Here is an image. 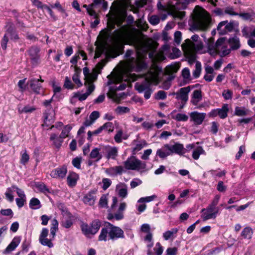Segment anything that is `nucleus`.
I'll list each match as a JSON object with an SVG mask.
<instances>
[{"label": "nucleus", "instance_id": "1", "mask_svg": "<svg viewBox=\"0 0 255 255\" xmlns=\"http://www.w3.org/2000/svg\"><path fill=\"white\" fill-rule=\"evenodd\" d=\"M131 44L134 46L136 52V57L129 58L127 61V67L129 72H139L147 68L146 63L141 58L150 48V43L148 39L143 35H135L130 38Z\"/></svg>", "mask_w": 255, "mask_h": 255}, {"label": "nucleus", "instance_id": "2", "mask_svg": "<svg viewBox=\"0 0 255 255\" xmlns=\"http://www.w3.org/2000/svg\"><path fill=\"white\" fill-rule=\"evenodd\" d=\"M162 72L161 67L156 64H152L148 71L145 74V79L142 82H137L134 88L139 93H144V97L146 100L150 98L153 92L151 85L157 84L159 81V75Z\"/></svg>", "mask_w": 255, "mask_h": 255}, {"label": "nucleus", "instance_id": "3", "mask_svg": "<svg viewBox=\"0 0 255 255\" xmlns=\"http://www.w3.org/2000/svg\"><path fill=\"white\" fill-rule=\"evenodd\" d=\"M211 21L209 13L205 10L196 6L192 16L191 29L195 31L206 30L210 26Z\"/></svg>", "mask_w": 255, "mask_h": 255}, {"label": "nucleus", "instance_id": "4", "mask_svg": "<svg viewBox=\"0 0 255 255\" xmlns=\"http://www.w3.org/2000/svg\"><path fill=\"white\" fill-rule=\"evenodd\" d=\"M125 238L124 232L120 227L106 222L105 227L101 230L98 240L106 242L111 240L114 241Z\"/></svg>", "mask_w": 255, "mask_h": 255}, {"label": "nucleus", "instance_id": "5", "mask_svg": "<svg viewBox=\"0 0 255 255\" xmlns=\"http://www.w3.org/2000/svg\"><path fill=\"white\" fill-rule=\"evenodd\" d=\"M123 164L125 172L127 170H135L142 172L146 168V162L138 159L134 155L128 157L123 162Z\"/></svg>", "mask_w": 255, "mask_h": 255}, {"label": "nucleus", "instance_id": "6", "mask_svg": "<svg viewBox=\"0 0 255 255\" xmlns=\"http://www.w3.org/2000/svg\"><path fill=\"white\" fill-rule=\"evenodd\" d=\"M191 40L186 39L182 44V49H190V50L201 51L203 48V42L200 40L198 35L194 34L191 37Z\"/></svg>", "mask_w": 255, "mask_h": 255}, {"label": "nucleus", "instance_id": "7", "mask_svg": "<svg viewBox=\"0 0 255 255\" xmlns=\"http://www.w3.org/2000/svg\"><path fill=\"white\" fill-rule=\"evenodd\" d=\"M136 79L137 77L135 75L126 73L118 75L114 80V82L120 83L122 81L127 82V84H121L118 87H116V89L118 90H123L126 89L128 83L134 82L136 80Z\"/></svg>", "mask_w": 255, "mask_h": 255}, {"label": "nucleus", "instance_id": "8", "mask_svg": "<svg viewBox=\"0 0 255 255\" xmlns=\"http://www.w3.org/2000/svg\"><path fill=\"white\" fill-rule=\"evenodd\" d=\"M126 15L125 14H119L117 13V11L112 12L111 17V20L114 25L116 24L118 27L120 28L121 32L122 33H125L128 31V26L126 24L123 25L124 22Z\"/></svg>", "mask_w": 255, "mask_h": 255}, {"label": "nucleus", "instance_id": "9", "mask_svg": "<svg viewBox=\"0 0 255 255\" xmlns=\"http://www.w3.org/2000/svg\"><path fill=\"white\" fill-rule=\"evenodd\" d=\"M217 54L221 57H225L231 53V49L229 48L225 43V39L221 38L216 41Z\"/></svg>", "mask_w": 255, "mask_h": 255}, {"label": "nucleus", "instance_id": "10", "mask_svg": "<svg viewBox=\"0 0 255 255\" xmlns=\"http://www.w3.org/2000/svg\"><path fill=\"white\" fill-rule=\"evenodd\" d=\"M202 218L204 221L215 219L219 214V208H214L209 205L206 208L202 210Z\"/></svg>", "mask_w": 255, "mask_h": 255}, {"label": "nucleus", "instance_id": "11", "mask_svg": "<svg viewBox=\"0 0 255 255\" xmlns=\"http://www.w3.org/2000/svg\"><path fill=\"white\" fill-rule=\"evenodd\" d=\"M102 151L105 154V157L107 159H116L118 156L119 148L116 146L110 145L104 146L102 148Z\"/></svg>", "mask_w": 255, "mask_h": 255}, {"label": "nucleus", "instance_id": "12", "mask_svg": "<svg viewBox=\"0 0 255 255\" xmlns=\"http://www.w3.org/2000/svg\"><path fill=\"white\" fill-rule=\"evenodd\" d=\"M191 91V87L187 86L180 89L178 92L175 93L176 95V98L177 100H181V108H183L186 105L188 100V94Z\"/></svg>", "mask_w": 255, "mask_h": 255}, {"label": "nucleus", "instance_id": "13", "mask_svg": "<svg viewBox=\"0 0 255 255\" xmlns=\"http://www.w3.org/2000/svg\"><path fill=\"white\" fill-rule=\"evenodd\" d=\"M87 86V92L84 94H81L80 92L74 93V96L71 99V103H72L73 99L74 98H78L79 101H82L87 99V98L94 91L95 89V86L91 81H89L88 84H85Z\"/></svg>", "mask_w": 255, "mask_h": 255}, {"label": "nucleus", "instance_id": "14", "mask_svg": "<svg viewBox=\"0 0 255 255\" xmlns=\"http://www.w3.org/2000/svg\"><path fill=\"white\" fill-rule=\"evenodd\" d=\"M67 173V166L63 165L52 170L50 173V175L53 178L62 180L65 177Z\"/></svg>", "mask_w": 255, "mask_h": 255}, {"label": "nucleus", "instance_id": "15", "mask_svg": "<svg viewBox=\"0 0 255 255\" xmlns=\"http://www.w3.org/2000/svg\"><path fill=\"white\" fill-rule=\"evenodd\" d=\"M48 233L49 231L47 228H43L39 236V242L42 245L51 248L53 247V244L51 242V240L47 238Z\"/></svg>", "mask_w": 255, "mask_h": 255}, {"label": "nucleus", "instance_id": "16", "mask_svg": "<svg viewBox=\"0 0 255 255\" xmlns=\"http://www.w3.org/2000/svg\"><path fill=\"white\" fill-rule=\"evenodd\" d=\"M206 116V113H199L197 111L191 112L190 114L191 121L193 122L194 124L196 126L201 125L204 121Z\"/></svg>", "mask_w": 255, "mask_h": 255}, {"label": "nucleus", "instance_id": "17", "mask_svg": "<svg viewBox=\"0 0 255 255\" xmlns=\"http://www.w3.org/2000/svg\"><path fill=\"white\" fill-rule=\"evenodd\" d=\"M74 217L73 215L69 212L66 211L63 216V218L61 222V225L66 229L70 228L73 224Z\"/></svg>", "mask_w": 255, "mask_h": 255}, {"label": "nucleus", "instance_id": "18", "mask_svg": "<svg viewBox=\"0 0 255 255\" xmlns=\"http://www.w3.org/2000/svg\"><path fill=\"white\" fill-rule=\"evenodd\" d=\"M97 191V190H92L85 194L82 199L83 203L89 206L93 205L96 200Z\"/></svg>", "mask_w": 255, "mask_h": 255}, {"label": "nucleus", "instance_id": "19", "mask_svg": "<svg viewBox=\"0 0 255 255\" xmlns=\"http://www.w3.org/2000/svg\"><path fill=\"white\" fill-rule=\"evenodd\" d=\"M40 49L37 46H32L28 50V53L30 57L31 63L32 64H37L38 63L40 56L39 52Z\"/></svg>", "mask_w": 255, "mask_h": 255}, {"label": "nucleus", "instance_id": "20", "mask_svg": "<svg viewBox=\"0 0 255 255\" xmlns=\"http://www.w3.org/2000/svg\"><path fill=\"white\" fill-rule=\"evenodd\" d=\"M171 155L176 154L179 155H183L186 153V149L183 144L179 142H175L174 144H169Z\"/></svg>", "mask_w": 255, "mask_h": 255}, {"label": "nucleus", "instance_id": "21", "mask_svg": "<svg viewBox=\"0 0 255 255\" xmlns=\"http://www.w3.org/2000/svg\"><path fill=\"white\" fill-rule=\"evenodd\" d=\"M156 155L161 159H165L167 156L172 155L169 144H165L161 148L158 149L156 151Z\"/></svg>", "mask_w": 255, "mask_h": 255}, {"label": "nucleus", "instance_id": "22", "mask_svg": "<svg viewBox=\"0 0 255 255\" xmlns=\"http://www.w3.org/2000/svg\"><path fill=\"white\" fill-rule=\"evenodd\" d=\"M203 99L202 92L201 90H194L191 95L190 103L195 106H197Z\"/></svg>", "mask_w": 255, "mask_h": 255}, {"label": "nucleus", "instance_id": "23", "mask_svg": "<svg viewBox=\"0 0 255 255\" xmlns=\"http://www.w3.org/2000/svg\"><path fill=\"white\" fill-rule=\"evenodd\" d=\"M21 241V238L19 236H16L13 238L12 241L8 245L6 248L3 251V254H8L14 251L19 245Z\"/></svg>", "mask_w": 255, "mask_h": 255}, {"label": "nucleus", "instance_id": "24", "mask_svg": "<svg viewBox=\"0 0 255 255\" xmlns=\"http://www.w3.org/2000/svg\"><path fill=\"white\" fill-rule=\"evenodd\" d=\"M107 174L110 176H116L118 174H122L123 173L125 172L124 166L119 165L113 167H111L106 170Z\"/></svg>", "mask_w": 255, "mask_h": 255}, {"label": "nucleus", "instance_id": "25", "mask_svg": "<svg viewBox=\"0 0 255 255\" xmlns=\"http://www.w3.org/2000/svg\"><path fill=\"white\" fill-rule=\"evenodd\" d=\"M79 179V176L78 174L74 172H70L67 177L68 186L71 188L75 187Z\"/></svg>", "mask_w": 255, "mask_h": 255}, {"label": "nucleus", "instance_id": "26", "mask_svg": "<svg viewBox=\"0 0 255 255\" xmlns=\"http://www.w3.org/2000/svg\"><path fill=\"white\" fill-rule=\"evenodd\" d=\"M40 81L41 82H43V80L41 79V77L40 78V79L33 78L29 81L30 88L36 94H40V90L41 89L42 87L41 84L39 83Z\"/></svg>", "mask_w": 255, "mask_h": 255}, {"label": "nucleus", "instance_id": "27", "mask_svg": "<svg viewBox=\"0 0 255 255\" xmlns=\"http://www.w3.org/2000/svg\"><path fill=\"white\" fill-rule=\"evenodd\" d=\"M44 123L43 126L48 127L55 121L54 114L52 111H46L43 114Z\"/></svg>", "mask_w": 255, "mask_h": 255}, {"label": "nucleus", "instance_id": "28", "mask_svg": "<svg viewBox=\"0 0 255 255\" xmlns=\"http://www.w3.org/2000/svg\"><path fill=\"white\" fill-rule=\"evenodd\" d=\"M101 150H102V148H94L89 154L90 158L95 159L96 162L100 161L103 156L102 154L100 152Z\"/></svg>", "mask_w": 255, "mask_h": 255}, {"label": "nucleus", "instance_id": "29", "mask_svg": "<svg viewBox=\"0 0 255 255\" xmlns=\"http://www.w3.org/2000/svg\"><path fill=\"white\" fill-rule=\"evenodd\" d=\"M140 231L146 234V235L144 238V241H151V238L152 236H153V235L150 231V226L149 224H142L140 227Z\"/></svg>", "mask_w": 255, "mask_h": 255}, {"label": "nucleus", "instance_id": "30", "mask_svg": "<svg viewBox=\"0 0 255 255\" xmlns=\"http://www.w3.org/2000/svg\"><path fill=\"white\" fill-rule=\"evenodd\" d=\"M182 49L184 51L187 58H188V61L189 64L192 65L194 63L196 59L195 52H198L199 51L191 50H190V49H187L186 48Z\"/></svg>", "mask_w": 255, "mask_h": 255}, {"label": "nucleus", "instance_id": "31", "mask_svg": "<svg viewBox=\"0 0 255 255\" xmlns=\"http://www.w3.org/2000/svg\"><path fill=\"white\" fill-rule=\"evenodd\" d=\"M50 140L52 142V144L57 149H59L63 142V138L59 135L58 136L55 133H51L50 136Z\"/></svg>", "mask_w": 255, "mask_h": 255}, {"label": "nucleus", "instance_id": "32", "mask_svg": "<svg viewBox=\"0 0 255 255\" xmlns=\"http://www.w3.org/2000/svg\"><path fill=\"white\" fill-rule=\"evenodd\" d=\"M207 46L208 52L212 55L217 54L216 43L214 44V39L211 38L207 40Z\"/></svg>", "mask_w": 255, "mask_h": 255}, {"label": "nucleus", "instance_id": "33", "mask_svg": "<svg viewBox=\"0 0 255 255\" xmlns=\"http://www.w3.org/2000/svg\"><path fill=\"white\" fill-rule=\"evenodd\" d=\"M164 250L163 247L159 242L156 243L155 247L153 248L154 252L151 250H147V255H161Z\"/></svg>", "mask_w": 255, "mask_h": 255}, {"label": "nucleus", "instance_id": "34", "mask_svg": "<svg viewBox=\"0 0 255 255\" xmlns=\"http://www.w3.org/2000/svg\"><path fill=\"white\" fill-rule=\"evenodd\" d=\"M229 44H230L231 47V50H237L241 46L239 38L237 36H234L233 37L229 38Z\"/></svg>", "mask_w": 255, "mask_h": 255}, {"label": "nucleus", "instance_id": "35", "mask_svg": "<svg viewBox=\"0 0 255 255\" xmlns=\"http://www.w3.org/2000/svg\"><path fill=\"white\" fill-rule=\"evenodd\" d=\"M74 70L75 73L72 76V80L77 85L78 87H80L82 85V84L79 79V75L81 73V70L76 66L74 67Z\"/></svg>", "mask_w": 255, "mask_h": 255}, {"label": "nucleus", "instance_id": "36", "mask_svg": "<svg viewBox=\"0 0 255 255\" xmlns=\"http://www.w3.org/2000/svg\"><path fill=\"white\" fill-rule=\"evenodd\" d=\"M253 230L250 227H245L241 232V236L244 239L250 240L253 235Z\"/></svg>", "mask_w": 255, "mask_h": 255}, {"label": "nucleus", "instance_id": "37", "mask_svg": "<svg viewBox=\"0 0 255 255\" xmlns=\"http://www.w3.org/2000/svg\"><path fill=\"white\" fill-rule=\"evenodd\" d=\"M35 187L39 192L47 195L48 193H52V192L42 182H38L35 184Z\"/></svg>", "mask_w": 255, "mask_h": 255}, {"label": "nucleus", "instance_id": "38", "mask_svg": "<svg viewBox=\"0 0 255 255\" xmlns=\"http://www.w3.org/2000/svg\"><path fill=\"white\" fill-rule=\"evenodd\" d=\"M218 109V116L221 119H225L228 116L229 112V106L227 104H224L222 108Z\"/></svg>", "mask_w": 255, "mask_h": 255}, {"label": "nucleus", "instance_id": "39", "mask_svg": "<svg viewBox=\"0 0 255 255\" xmlns=\"http://www.w3.org/2000/svg\"><path fill=\"white\" fill-rule=\"evenodd\" d=\"M80 227L82 233L86 237H89L91 235H93L91 226H89L87 224L82 223Z\"/></svg>", "mask_w": 255, "mask_h": 255}, {"label": "nucleus", "instance_id": "40", "mask_svg": "<svg viewBox=\"0 0 255 255\" xmlns=\"http://www.w3.org/2000/svg\"><path fill=\"white\" fill-rule=\"evenodd\" d=\"M29 207L33 210L39 209L41 207V203L36 198H32L29 202Z\"/></svg>", "mask_w": 255, "mask_h": 255}, {"label": "nucleus", "instance_id": "41", "mask_svg": "<svg viewBox=\"0 0 255 255\" xmlns=\"http://www.w3.org/2000/svg\"><path fill=\"white\" fill-rule=\"evenodd\" d=\"M17 110L18 113L21 114L22 113H31L36 110V108L34 107L26 105L23 108L18 106Z\"/></svg>", "mask_w": 255, "mask_h": 255}, {"label": "nucleus", "instance_id": "42", "mask_svg": "<svg viewBox=\"0 0 255 255\" xmlns=\"http://www.w3.org/2000/svg\"><path fill=\"white\" fill-rule=\"evenodd\" d=\"M205 151L201 146H198L197 148L194 149L192 153V157L197 160L199 159L201 154H205Z\"/></svg>", "mask_w": 255, "mask_h": 255}, {"label": "nucleus", "instance_id": "43", "mask_svg": "<svg viewBox=\"0 0 255 255\" xmlns=\"http://www.w3.org/2000/svg\"><path fill=\"white\" fill-rule=\"evenodd\" d=\"M178 231V229L177 228H172L171 230L166 231L163 234V237L165 240H168L171 237H173L174 235H176Z\"/></svg>", "mask_w": 255, "mask_h": 255}, {"label": "nucleus", "instance_id": "44", "mask_svg": "<svg viewBox=\"0 0 255 255\" xmlns=\"http://www.w3.org/2000/svg\"><path fill=\"white\" fill-rule=\"evenodd\" d=\"M146 145V142L144 140L139 141L132 148V153L133 155L135 154L138 151H140L144 146Z\"/></svg>", "mask_w": 255, "mask_h": 255}, {"label": "nucleus", "instance_id": "45", "mask_svg": "<svg viewBox=\"0 0 255 255\" xmlns=\"http://www.w3.org/2000/svg\"><path fill=\"white\" fill-rule=\"evenodd\" d=\"M90 226L92 235H95L98 232L100 228L101 222L98 220H94L91 223Z\"/></svg>", "mask_w": 255, "mask_h": 255}, {"label": "nucleus", "instance_id": "46", "mask_svg": "<svg viewBox=\"0 0 255 255\" xmlns=\"http://www.w3.org/2000/svg\"><path fill=\"white\" fill-rule=\"evenodd\" d=\"M102 131L105 130L108 132H112L114 130V125L111 122H107L100 127Z\"/></svg>", "mask_w": 255, "mask_h": 255}, {"label": "nucleus", "instance_id": "47", "mask_svg": "<svg viewBox=\"0 0 255 255\" xmlns=\"http://www.w3.org/2000/svg\"><path fill=\"white\" fill-rule=\"evenodd\" d=\"M127 139V136H123V131L122 129H120L117 131V133L114 136V140L117 143H121L122 142V139Z\"/></svg>", "mask_w": 255, "mask_h": 255}, {"label": "nucleus", "instance_id": "48", "mask_svg": "<svg viewBox=\"0 0 255 255\" xmlns=\"http://www.w3.org/2000/svg\"><path fill=\"white\" fill-rule=\"evenodd\" d=\"M248 110L245 107H237L235 108V114L238 116H244L248 114Z\"/></svg>", "mask_w": 255, "mask_h": 255}, {"label": "nucleus", "instance_id": "49", "mask_svg": "<svg viewBox=\"0 0 255 255\" xmlns=\"http://www.w3.org/2000/svg\"><path fill=\"white\" fill-rule=\"evenodd\" d=\"M72 128V127L70 125H67L64 127V128L62 130L61 133L59 135L60 137L63 139L69 136V133Z\"/></svg>", "mask_w": 255, "mask_h": 255}, {"label": "nucleus", "instance_id": "50", "mask_svg": "<svg viewBox=\"0 0 255 255\" xmlns=\"http://www.w3.org/2000/svg\"><path fill=\"white\" fill-rule=\"evenodd\" d=\"M201 71V64L199 61L196 62L195 69L193 72V76L194 78L199 77Z\"/></svg>", "mask_w": 255, "mask_h": 255}, {"label": "nucleus", "instance_id": "51", "mask_svg": "<svg viewBox=\"0 0 255 255\" xmlns=\"http://www.w3.org/2000/svg\"><path fill=\"white\" fill-rule=\"evenodd\" d=\"M227 23V20L220 22L217 27V30L219 34L221 35L226 34V30L225 29V24Z\"/></svg>", "mask_w": 255, "mask_h": 255}, {"label": "nucleus", "instance_id": "52", "mask_svg": "<svg viewBox=\"0 0 255 255\" xmlns=\"http://www.w3.org/2000/svg\"><path fill=\"white\" fill-rule=\"evenodd\" d=\"M108 195H103L100 199L99 205L101 208H108Z\"/></svg>", "mask_w": 255, "mask_h": 255}, {"label": "nucleus", "instance_id": "53", "mask_svg": "<svg viewBox=\"0 0 255 255\" xmlns=\"http://www.w3.org/2000/svg\"><path fill=\"white\" fill-rule=\"evenodd\" d=\"M29 156L25 149L23 152L21 153L20 163L23 165H25L29 161Z\"/></svg>", "mask_w": 255, "mask_h": 255}, {"label": "nucleus", "instance_id": "54", "mask_svg": "<svg viewBox=\"0 0 255 255\" xmlns=\"http://www.w3.org/2000/svg\"><path fill=\"white\" fill-rule=\"evenodd\" d=\"M182 75L185 81L189 82L191 80L190 72L188 68H185L182 70Z\"/></svg>", "mask_w": 255, "mask_h": 255}, {"label": "nucleus", "instance_id": "55", "mask_svg": "<svg viewBox=\"0 0 255 255\" xmlns=\"http://www.w3.org/2000/svg\"><path fill=\"white\" fill-rule=\"evenodd\" d=\"M13 192V189L12 188V186H11L10 187H9L7 189L5 193V195L6 199L9 202H12L13 201L14 198L12 194Z\"/></svg>", "mask_w": 255, "mask_h": 255}, {"label": "nucleus", "instance_id": "56", "mask_svg": "<svg viewBox=\"0 0 255 255\" xmlns=\"http://www.w3.org/2000/svg\"><path fill=\"white\" fill-rule=\"evenodd\" d=\"M148 20L150 24L155 25L160 22V18L156 15H153L148 18Z\"/></svg>", "mask_w": 255, "mask_h": 255}, {"label": "nucleus", "instance_id": "57", "mask_svg": "<svg viewBox=\"0 0 255 255\" xmlns=\"http://www.w3.org/2000/svg\"><path fill=\"white\" fill-rule=\"evenodd\" d=\"M129 112V109L126 107L118 106L115 109V112L119 115L128 113Z\"/></svg>", "mask_w": 255, "mask_h": 255}, {"label": "nucleus", "instance_id": "58", "mask_svg": "<svg viewBox=\"0 0 255 255\" xmlns=\"http://www.w3.org/2000/svg\"><path fill=\"white\" fill-rule=\"evenodd\" d=\"M82 161V158L76 157L73 159L72 161V165L77 169L81 168V163Z\"/></svg>", "mask_w": 255, "mask_h": 255}, {"label": "nucleus", "instance_id": "59", "mask_svg": "<svg viewBox=\"0 0 255 255\" xmlns=\"http://www.w3.org/2000/svg\"><path fill=\"white\" fill-rule=\"evenodd\" d=\"M83 7L86 8L87 12L90 15L93 16L94 18L96 17L97 13L95 11L92 9V6H91V4L88 5L84 4L83 5Z\"/></svg>", "mask_w": 255, "mask_h": 255}, {"label": "nucleus", "instance_id": "60", "mask_svg": "<svg viewBox=\"0 0 255 255\" xmlns=\"http://www.w3.org/2000/svg\"><path fill=\"white\" fill-rule=\"evenodd\" d=\"M102 131L100 127H99L98 128H97L96 130H95L93 131H89L87 133V135H88L87 139L88 140L91 141L92 140V135H97V134L100 133Z\"/></svg>", "mask_w": 255, "mask_h": 255}, {"label": "nucleus", "instance_id": "61", "mask_svg": "<svg viewBox=\"0 0 255 255\" xmlns=\"http://www.w3.org/2000/svg\"><path fill=\"white\" fill-rule=\"evenodd\" d=\"M179 69V67L176 64H171L166 67L167 72L169 74L175 73Z\"/></svg>", "mask_w": 255, "mask_h": 255}, {"label": "nucleus", "instance_id": "62", "mask_svg": "<svg viewBox=\"0 0 255 255\" xmlns=\"http://www.w3.org/2000/svg\"><path fill=\"white\" fill-rule=\"evenodd\" d=\"M12 188L13 189V191H16L17 195L19 196V198L20 197H26V196L24 194V191L21 190V189L19 188L16 185H12Z\"/></svg>", "mask_w": 255, "mask_h": 255}, {"label": "nucleus", "instance_id": "63", "mask_svg": "<svg viewBox=\"0 0 255 255\" xmlns=\"http://www.w3.org/2000/svg\"><path fill=\"white\" fill-rule=\"evenodd\" d=\"M142 183V182L140 179L135 178L131 181L130 183V186L131 188L133 189L141 185Z\"/></svg>", "mask_w": 255, "mask_h": 255}, {"label": "nucleus", "instance_id": "64", "mask_svg": "<svg viewBox=\"0 0 255 255\" xmlns=\"http://www.w3.org/2000/svg\"><path fill=\"white\" fill-rule=\"evenodd\" d=\"M233 92L230 90H224L222 96L225 100H229L232 98Z\"/></svg>", "mask_w": 255, "mask_h": 255}]
</instances>
